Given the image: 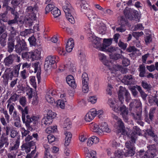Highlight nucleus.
Wrapping results in <instances>:
<instances>
[{"mask_svg": "<svg viewBox=\"0 0 158 158\" xmlns=\"http://www.w3.org/2000/svg\"><path fill=\"white\" fill-rule=\"evenodd\" d=\"M63 9L65 13L67 19L71 23H74L75 20L71 15L73 9L69 2L67 1H65L63 4Z\"/></svg>", "mask_w": 158, "mask_h": 158, "instance_id": "1", "label": "nucleus"}, {"mask_svg": "<svg viewBox=\"0 0 158 158\" xmlns=\"http://www.w3.org/2000/svg\"><path fill=\"white\" fill-rule=\"evenodd\" d=\"M16 39L17 44L15 46V51L17 53L20 54L23 51H28L27 45L24 40H20L19 37H16Z\"/></svg>", "mask_w": 158, "mask_h": 158, "instance_id": "2", "label": "nucleus"}, {"mask_svg": "<svg viewBox=\"0 0 158 158\" xmlns=\"http://www.w3.org/2000/svg\"><path fill=\"white\" fill-rule=\"evenodd\" d=\"M112 117L114 119L117 121L114 125V127L116 129L115 131L116 133H121L122 134H125L126 133L125 127L121 119L114 114L113 115Z\"/></svg>", "mask_w": 158, "mask_h": 158, "instance_id": "3", "label": "nucleus"}, {"mask_svg": "<svg viewBox=\"0 0 158 158\" xmlns=\"http://www.w3.org/2000/svg\"><path fill=\"white\" fill-rule=\"evenodd\" d=\"M38 7L35 5H32L31 6L28 5L26 9L25 13L27 16H29L32 20H35L36 18V14L37 13Z\"/></svg>", "mask_w": 158, "mask_h": 158, "instance_id": "4", "label": "nucleus"}, {"mask_svg": "<svg viewBox=\"0 0 158 158\" xmlns=\"http://www.w3.org/2000/svg\"><path fill=\"white\" fill-rule=\"evenodd\" d=\"M15 59L17 62H19L20 61V57L17 54H12L10 55L4 60L3 63L5 66L8 67L10 66L13 64Z\"/></svg>", "mask_w": 158, "mask_h": 158, "instance_id": "5", "label": "nucleus"}, {"mask_svg": "<svg viewBox=\"0 0 158 158\" xmlns=\"http://www.w3.org/2000/svg\"><path fill=\"white\" fill-rule=\"evenodd\" d=\"M4 129L5 131V133H3L0 139V142L8 146L9 142H8V136L10 132L12 130V127L11 126L9 125L4 126Z\"/></svg>", "mask_w": 158, "mask_h": 158, "instance_id": "6", "label": "nucleus"}, {"mask_svg": "<svg viewBox=\"0 0 158 158\" xmlns=\"http://www.w3.org/2000/svg\"><path fill=\"white\" fill-rule=\"evenodd\" d=\"M58 57L56 56H49L45 59L44 68L46 70H48L52 67V65L58 61Z\"/></svg>", "mask_w": 158, "mask_h": 158, "instance_id": "7", "label": "nucleus"}, {"mask_svg": "<svg viewBox=\"0 0 158 158\" xmlns=\"http://www.w3.org/2000/svg\"><path fill=\"white\" fill-rule=\"evenodd\" d=\"M118 95L119 101L123 102V95H124L125 96L126 101L127 102H129L131 100V98L130 93L125 88L122 86L120 87Z\"/></svg>", "mask_w": 158, "mask_h": 158, "instance_id": "8", "label": "nucleus"}, {"mask_svg": "<svg viewBox=\"0 0 158 158\" xmlns=\"http://www.w3.org/2000/svg\"><path fill=\"white\" fill-rule=\"evenodd\" d=\"M118 109V110L117 111H115L117 112H118V111L121 112V114L123 118L127 121L128 120L127 115L128 114V111L125 106L123 104V102L122 101H119L117 104Z\"/></svg>", "mask_w": 158, "mask_h": 158, "instance_id": "9", "label": "nucleus"}, {"mask_svg": "<svg viewBox=\"0 0 158 158\" xmlns=\"http://www.w3.org/2000/svg\"><path fill=\"white\" fill-rule=\"evenodd\" d=\"M148 150L144 155V158H153L156 156V150L155 144L149 145L147 147Z\"/></svg>", "mask_w": 158, "mask_h": 158, "instance_id": "10", "label": "nucleus"}, {"mask_svg": "<svg viewBox=\"0 0 158 158\" xmlns=\"http://www.w3.org/2000/svg\"><path fill=\"white\" fill-rule=\"evenodd\" d=\"M81 79L82 81V90L84 93L88 92L89 90L88 86L89 78L87 74L83 73L82 75Z\"/></svg>", "mask_w": 158, "mask_h": 158, "instance_id": "11", "label": "nucleus"}, {"mask_svg": "<svg viewBox=\"0 0 158 158\" xmlns=\"http://www.w3.org/2000/svg\"><path fill=\"white\" fill-rule=\"evenodd\" d=\"M135 142H133L131 139V141H127L125 143L126 146L128 149V154L131 156H132L135 153V148L134 145V143Z\"/></svg>", "mask_w": 158, "mask_h": 158, "instance_id": "12", "label": "nucleus"}, {"mask_svg": "<svg viewBox=\"0 0 158 158\" xmlns=\"http://www.w3.org/2000/svg\"><path fill=\"white\" fill-rule=\"evenodd\" d=\"M20 136H18L16 137L15 143L13 146H10L9 148L10 152H12L17 153L18 149L19 147L20 142Z\"/></svg>", "mask_w": 158, "mask_h": 158, "instance_id": "13", "label": "nucleus"}, {"mask_svg": "<svg viewBox=\"0 0 158 158\" xmlns=\"http://www.w3.org/2000/svg\"><path fill=\"white\" fill-rule=\"evenodd\" d=\"M96 113L95 109L94 108L90 110L85 117V121L87 122H90L96 116Z\"/></svg>", "mask_w": 158, "mask_h": 158, "instance_id": "14", "label": "nucleus"}, {"mask_svg": "<svg viewBox=\"0 0 158 158\" xmlns=\"http://www.w3.org/2000/svg\"><path fill=\"white\" fill-rule=\"evenodd\" d=\"M56 92L55 91L50 90L47 93L45 98L47 101L51 104H52L55 102L54 99L52 97V96L55 95Z\"/></svg>", "mask_w": 158, "mask_h": 158, "instance_id": "15", "label": "nucleus"}, {"mask_svg": "<svg viewBox=\"0 0 158 158\" xmlns=\"http://www.w3.org/2000/svg\"><path fill=\"white\" fill-rule=\"evenodd\" d=\"M140 134V130L139 128L136 126L134 127L131 136V141L133 142H135L137 138V135H139Z\"/></svg>", "mask_w": 158, "mask_h": 158, "instance_id": "16", "label": "nucleus"}, {"mask_svg": "<svg viewBox=\"0 0 158 158\" xmlns=\"http://www.w3.org/2000/svg\"><path fill=\"white\" fill-rule=\"evenodd\" d=\"M122 81L127 85L134 84V79L131 75H125L122 79Z\"/></svg>", "mask_w": 158, "mask_h": 158, "instance_id": "17", "label": "nucleus"}, {"mask_svg": "<svg viewBox=\"0 0 158 158\" xmlns=\"http://www.w3.org/2000/svg\"><path fill=\"white\" fill-rule=\"evenodd\" d=\"M32 66L34 68L35 73L37 72L36 77L38 79V83H39L40 81L41 74V69L39 63L37 62L33 64Z\"/></svg>", "mask_w": 158, "mask_h": 158, "instance_id": "18", "label": "nucleus"}, {"mask_svg": "<svg viewBox=\"0 0 158 158\" xmlns=\"http://www.w3.org/2000/svg\"><path fill=\"white\" fill-rule=\"evenodd\" d=\"M131 115L137 123L141 126H143V123L142 121L143 119L140 113H136L135 114L134 113L131 112Z\"/></svg>", "mask_w": 158, "mask_h": 158, "instance_id": "19", "label": "nucleus"}, {"mask_svg": "<svg viewBox=\"0 0 158 158\" xmlns=\"http://www.w3.org/2000/svg\"><path fill=\"white\" fill-rule=\"evenodd\" d=\"M119 101H116L114 98L109 99L108 101V103L112 109L115 111H117L118 110L116 104Z\"/></svg>", "mask_w": 158, "mask_h": 158, "instance_id": "20", "label": "nucleus"}, {"mask_svg": "<svg viewBox=\"0 0 158 158\" xmlns=\"http://www.w3.org/2000/svg\"><path fill=\"white\" fill-rule=\"evenodd\" d=\"M100 129H99V133L100 135L102 134L103 132H109L110 130L108 127L107 124L105 122H103L99 124Z\"/></svg>", "mask_w": 158, "mask_h": 158, "instance_id": "21", "label": "nucleus"}, {"mask_svg": "<svg viewBox=\"0 0 158 158\" xmlns=\"http://www.w3.org/2000/svg\"><path fill=\"white\" fill-rule=\"evenodd\" d=\"M92 40H91L92 42V44L94 48H98L101 46V42L100 38L95 36H92Z\"/></svg>", "mask_w": 158, "mask_h": 158, "instance_id": "22", "label": "nucleus"}, {"mask_svg": "<svg viewBox=\"0 0 158 158\" xmlns=\"http://www.w3.org/2000/svg\"><path fill=\"white\" fill-rule=\"evenodd\" d=\"M3 76L7 80H12L14 76L12 73L10 68H7L6 69Z\"/></svg>", "mask_w": 158, "mask_h": 158, "instance_id": "23", "label": "nucleus"}, {"mask_svg": "<svg viewBox=\"0 0 158 158\" xmlns=\"http://www.w3.org/2000/svg\"><path fill=\"white\" fill-rule=\"evenodd\" d=\"M66 82L70 86L73 87V88L76 87L75 84V81L73 77L71 75L68 76L66 78Z\"/></svg>", "mask_w": 158, "mask_h": 158, "instance_id": "24", "label": "nucleus"}, {"mask_svg": "<svg viewBox=\"0 0 158 158\" xmlns=\"http://www.w3.org/2000/svg\"><path fill=\"white\" fill-rule=\"evenodd\" d=\"M17 107L19 110H20L22 113V119L23 122H25V115L28 113V109L27 106L25 107L23 109L22 107L19 105L17 106Z\"/></svg>", "mask_w": 158, "mask_h": 158, "instance_id": "25", "label": "nucleus"}, {"mask_svg": "<svg viewBox=\"0 0 158 158\" xmlns=\"http://www.w3.org/2000/svg\"><path fill=\"white\" fill-rule=\"evenodd\" d=\"M21 64H20L14 66L13 67V69L11 71L14 77H17L19 75V71L20 69Z\"/></svg>", "mask_w": 158, "mask_h": 158, "instance_id": "26", "label": "nucleus"}, {"mask_svg": "<svg viewBox=\"0 0 158 158\" xmlns=\"http://www.w3.org/2000/svg\"><path fill=\"white\" fill-rule=\"evenodd\" d=\"M85 13L86 15L90 20L95 18L97 16L96 15L94 14V11L90 9H88Z\"/></svg>", "mask_w": 158, "mask_h": 158, "instance_id": "27", "label": "nucleus"}, {"mask_svg": "<svg viewBox=\"0 0 158 158\" xmlns=\"http://www.w3.org/2000/svg\"><path fill=\"white\" fill-rule=\"evenodd\" d=\"M138 69L139 72V76L141 77H144L146 73V68L144 65L143 64L140 65Z\"/></svg>", "mask_w": 158, "mask_h": 158, "instance_id": "28", "label": "nucleus"}, {"mask_svg": "<svg viewBox=\"0 0 158 158\" xmlns=\"http://www.w3.org/2000/svg\"><path fill=\"white\" fill-rule=\"evenodd\" d=\"M7 36L6 32L4 33L0 37V44L1 46L4 47L6 45V38Z\"/></svg>", "mask_w": 158, "mask_h": 158, "instance_id": "29", "label": "nucleus"}, {"mask_svg": "<svg viewBox=\"0 0 158 158\" xmlns=\"http://www.w3.org/2000/svg\"><path fill=\"white\" fill-rule=\"evenodd\" d=\"M91 130L94 132L96 133L97 134L100 135L99 133V129L100 127L99 124L98 125L96 123H93L91 126Z\"/></svg>", "mask_w": 158, "mask_h": 158, "instance_id": "30", "label": "nucleus"}, {"mask_svg": "<svg viewBox=\"0 0 158 158\" xmlns=\"http://www.w3.org/2000/svg\"><path fill=\"white\" fill-rule=\"evenodd\" d=\"M104 43L102 47L100 48L101 50L104 51V49L110 45L112 43V40L111 39H104L103 40Z\"/></svg>", "mask_w": 158, "mask_h": 158, "instance_id": "31", "label": "nucleus"}, {"mask_svg": "<svg viewBox=\"0 0 158 158\" xmlns=\"http://www.w3.org/2000/svg\"><path fill=\"white\" fill-rule=\"evenodd\" d=\"M23 90L24 91L27 92V94L28 95L29 98H31L32 97V88H30L28 86H27L23 88Z\"/></svg>", "mask_w": 158, "mask_h": 158, "instance_id": "32", "label": "nucleus"}, {"mask_svg": "<svg viewBox=\"0 0 158 158\" xmlns=\"http://www.w3.org/2000/svg\"><path fill=\"white\" fill-rule=\"evenodd\" d=\"M52 118H50L44 116L42 120V123L45 124L46 126H48L50 125L52 122Z\"/></svg>", "mask_w": 158, "mask_h": 158, "instance_id": "33", "label": "nucleus"}, {"mask_svg": "<svg viewBox=\"0 0 158 158\" xmlns=\"http://www.w3.org/2000/svg\"><path fill=\"white\" fill-rule=\"evenodd\" d=\"M19 97V95L16 94H14L12 95L10 98L7 101V103H8V106L9 105V104H10L12 102H15L16 101Z\"/></svg>", "mask_w": 158, "mask_h": 158, "instance_id": "34", "label": "nucleus"}, {"mask_svg": "<svg viewBox=\"0 0 158 158\" xmlns=\"http://www.w3.org/2000/svg\"><path fill=\"white\" fill-rule=\"evenodd\" d=\"M32 122L31 119L29 118V115H27L26 116V119L25 118V122H23L25 123L26 126L28 128L29 130H31L32 128L30 126V123Z\"/></svg>", "mask_w": 158, "mask_h": 158, "instance_id": "35", "label": "nucleus"}, {"mask_svg": "<svg viewBox=\"0 0 158 158\" xmlns=\"http://www.w3.org/2000/svg\"><path fill=\"white\" fill-rule=\"evenodd\" d=\"M9 42L8 43L7 51L9 52L10 53L12 52L14 48L15 47V45L14 41L12 40H11L10 41L9 40Z\"/></svg>", "mask_w": 158, "mask_h": 158, "instance_id": "36", "label": "nucleus"}, {"mask_svg": "<svg viewBox=\"0 0 158 158\" xmlns=\"http://www.w3.org/2000/svg\"><path fill=\"white\" fill-rule=\"evenodd\" d=\"M57 130V126H50L47 128L45 130V131L48 134H50L51 133L56 132Z\"/></svg>", "mask_w": 158, "mask_h": 158, "instance_id": "37", "label": "nucleus"}, {"mask_svg": "<svg viewBox=\"0 0 158 158\" xmlns=\"http://www.w3.org/2000/svg\"><path fill=\"white\" fill-rule=\"evenodd\" d=\"M79 59L82 62L83 64H85L86 62L85 54L82 52L79 51Z\"/></svg>", "mask_w": 158, "mask_h": 158, "instance_id": "38", "label": "nucleus"}, {"mask_svg": "<svg viewBox=\"0 0 158 158\" xmlns=\"http://www.w3.org/2000/svg\"><path fill=\"white\" fill-rule=\"evenodd\" d=\"M51 13L55 18L57 17L60 16L61 13L60 10L56 7H55L53 8Z\"/></svg>", "mask_w": 158, "mask_h": 158, "instance_id": "39", "label": "nucleus"}, {"mask_svg": "<svg viewBox=\"0 0 158 158\" xmlns=\"http://www.w3.org/2000/svg\"><path fill=\"white\" fill-rule=\"evenodd\" d=\"M71 123L69 118H66L64 121L63 127L64 128L69 130L70 128Z\"/></svg>", "mask_w": 158, "mask_h": 158, "instance_id": "40", "label": "nucleus"}, {"mask_svg": "<svg viewBox=\"0 0 158 158\" xmlns=\"http://www.w3.org/2000/svg\"><path fill=\"white\" fill-rule=\"evenodd\" d=\"M88 5L85 1H83L81 4V10L82 12L86 13L88 9Z\"/></svg>", "mask_w": 158, "mask_h": 158, "instance_id": "41", "label": "nucleus"}, {"mask_svg": "<svg viewBox=\"0 0 158 158\" xmlns=\"http://www.w3.org/2000/svg\"><path fill=\"white\" fill-rule=\"evenodd\" d=\"M120 66L119 65H114L113 67V70H112L111 71V73L112 74V76L114 77H116L117 76V72L120 69Z\"/></svg>", "mask_w": 158, "mask_h": 158, "instance_id": "42", "label": "nucleus"}, {"mask_svg": "<svg viewBox=\"0 0 158 158\" xmlns=\"http://www.w3.org/2000/svg\"><path fill=\"white\" fill-rule=\"evenodd\" d=\"M110 58L114 60H117L122 58L123 56L119 54H110Z\"/></svg>", "mask_w": 158, "mask_h": 158, "instance_id": "43", "label": "nucleus"}, {"mask_svg": "<svg viewBox=\"0 0 158 158\" xmlns=\"http://www.w3.org/2000/svg\"><path fill=\"white\" fill-rule=\"evenodd\" d=\"M32 54L31 52H23L22 53V57L23 59L25 58L27 60H29V59H31Z\"/></svg>", "mask_w": 158, "mask_h": 158, "instance_id": "44", "label": "nucleus"}, {"mask_svg": "<svg viewBox=\"0 0 158 158\" xmlns=\"http://www.w3.org/2000/svg\"><path fill=\"white\" fill-rule=\"evenodd\" d=\"M9 31H10V34L9 35L11 38H14L17 33V31L13 26L10 27Z\"/></svg>", "mask_w": 158, "mask_h": 158, "instance_id": "45", "label": "nucleus"}, {"mask_svg": "<svg viewBox=\"0 0 158 158\" xmlns=\"http://www.w3.org/2000/svg\"><path fill=\"white\" fill-rule=\"evenodd\" d=\"M142 85L144 88L147 90H150L152 88L151 85L150 84H148L147 82L143 81L142 82Z\"/></svg>", "mask_w": 158, "mask_h": 158, "instance_id": "46", "label": "nucleus"}, {"mask_svg": "<svg viewBox=\"0 0 158 158\" xmlns=\"http://www.w3.org/2000/svg\"><path fill=\"white\" fill-rule=\"evenodd\" d=\"M56 116V114L54 112H52L51 110H49L47 113V117H48V118H52V120L55 118Z\"/></svg>", "mask_w": 158, "mask_h": 158, "instance_id": "47", "label": "nucleus"}, {"mask_svg": "<svg viewBox=\"0 0 158 158\" xmlns=\"http://www.w3.org/2000/svg\"><path fill=\"white\" fill-rule=\"evenodd\" d=\"M56 106L62 109H64L65 106V102L61 100H59L57 101Z\"/></svg>", "mask_w": 158, "mask_h": 158, "instance_id": "48", "label": "nucleus"}, {"mask_svg": "<svg viewBox=\"0 0 158 158\" xmlns=\"http://www.w3.org/2000/svg\"><path fill=\"white\" fill-rule=\"evenodd\" d=\"M55 7L54 5L52 4H48L47 5L45 9L46 14H47L50 11H52Z\"/></svg>", "mask_w": 158, "mask_h": 158, "instance_id": "49", "label": "nucleus"}, {"mask_svg": "<svg viewBox=\"0 0 158 158\" xmlns=\"http://www.w3.org/2000/svg\"><path fill=\"white\" fill-rule=\"evenodd\" d=\"M156 109V107H153L151 108L150 110L149 117L151 120H152L154 117V114L155 113Z\"/></svg>", "mask_w": 158, "mask_h": 158, "instance_id": "50", "label": "nucleus"}, {"mask_svg": "<svg viewBox=\"0 0 158 158\" xmlns=\"http://www.w3.org/2000/svg\"><path fill=\"white\" fill-rule=\"evenodd\" d=\"M31 33V30L29 29H25L24 31H21L20 35L21 36H28Z\"/></svg>", "mask_w": 158, "mask_h": 158, "instance_id": "51", "label": "nucleus"}, {"mask_svg": "<svg viewBox=\"0 0 158 158\" xmlns=\"http://www.w3.org/2000/svg\"><path fill=\"white\" fill-rule=\"evenodd\" d=\"M96 152L95 151H92L90 153H88L85 158H96Z\"/></svg>", "mask_w": 158, "mask_h": 158, "instance_id": "52", "label": "nucleus"}, {"mask_svg": "<svg viewBox=\"0 0 158 158\" xmlns=\"http://www.w3.org/2000/svg\"><path fill=\"white\" fill-rule=\"evenodd\" d=\"M18 19V18H17L16 17H15L14 19H13L9 20L7 22L8 24L10 26V27L12 26L14 24L17 23Z\"/></svg>", "mask_w": 158, "mask_h": 158, "instance_id": "53", "label": "nucleus"}, {"mask_svg": "<svg viewBox=\"0 0 158 158\" xmlns=\"http://www.w3.org/2000/svg\"><path fill=\"white\" fill-rule=\"evenodd\" d=\"M147 133L149 135L154 138V140L155 141H157V136L150 129L148 130L147 131Z\"/></svg>", "mask_w": 158, "mask_h": 158, "instance_id": "54", "label": "nucleus"}, {"mask_svg": "<svg viewBox=\"0 0 158 158\" xmlns=\"http://www.w3.org/2000/svg\"><path fill=\"white\" fill-rule=\"evenodd\" d=\"M20 75L22 78L23 80L25 79L27 77V74L25 69H23L20 73Z\"/></svg>", "mask_w": 158, "mask_h": 158, "instance_id": "55", "label": "nucleus"}, {"mask_svg": "<svg viewBox=\"0 0 158 158\" xmlns=\"http://www.w3.org/2000/svg\"><path fill=\"white\" fill-rule=\"evenodd\" d=\"M28 40L29 42L30 45L34 46L35 45L36 40L34 36H32L31 37H30L28 39Z\"/></svg>", "mask_w": 158, "mask_h": 158, "instance_id": "56", "label": "nucleus"}, {"mask_svg": "<svg viewBox=\"0 0 158 158\" xmlns=\"http://www.w3.org/2000/svg\"><path fill=\"white\" fill-rule=\"evenodd\" d=\"M122 59V64L124 66H127L129 65L130 61L129 60L123 56Z\"/></svg>", "mask_w": 158, "mask_h": 158, "instance_id": "57", "label": "nucleus"}, {"mask_svg": "<svg viewBox=\"0 0 158 158\" xmlns=\"http://www.w3.org/2000/svg\"><path fill=\"white\" fill-rule=\"evenodd\" d=\"M20 131L22 134V137L26 136L28 134L30 131L27 130H26L23 127H21L20 129Z\"/></svg>", "mask_w": 158, "mask_h": 158, "instance_id": "58", "label": "nucleus"}, {"mask_svg": "<svg viewBox=\"0 0 158 158\" xmlns=\"http://www.w3.org/2000/svg\"><path fill=\"white\" fill-rule=\"evenodd\" d=\"M124 13L128 19L131 18V19L132 18L131 14L130 13V10L126 8L124 10Z\"/></svg>", "mask_w": 158, "mask_h": 158, "instance_id": "59", "label": "nucleus"}, {"mask_svg": "<svg viewBox=\"0 0 158 158\" xmlns=\"http://www.w3.org/2000/svg\"><path fill=\"white\" fill-rule=\"evenodd\" d=\"M30 81L33 87L35 88L36 87V82H35V76H31L30 77Z\"/></svg>", "mask_w": 158, "mask_h": 158, "instance_id": "60", "label": "nucleus"}, {"mask_svg": "<svg viewBox=\"0 0 158 158\" xmlns=\"http://www.w3.org/2000/svg\"><path fill=\"white\" fill-rule=\"evenodd\" d=\"M14 105L15 104L14 103H12L11 104H9V105L8 106V105H7V107L8 108L9 112L10 114H11L14 111Z\"/></svg>", "mask_w": 158, "mask_h": 158, "instance_id": "61", "label": "nucleus"}, {"mask_svg": "<svg viewBox=\"0 0 158 158\" xmlns=\"http://www.w3.org/2000/svg\"><path fill=\"white\" fill-rule=\"evenodd\" d=\"M113 87L112 85L110 84H108V85L106 91L108 94L111 95L112 94V90Z\"/></svg>", "mask_w": 158, "mask_h": 158, "instance_id": "62", "label": "nucleus"}, {"mask_svg": "<svg viewBox=\"0 0 158 158\" xmlns=\"http://www.w3.org/2000/svg\"><path fill=\"white\" fill-rule=\"evenodd\" d=\"M143 33L142 31L139 32H134L132 33L133 36L135 37L137 40H138V37L140 36L143 35Z\"/></svg>", "mask_w": 158, "mask_h": 158, "instance_id": "63", "label": "nucleus"}, {"mask_svg": "<svg viewBox=\"0 0 158 158\" xmlns=\"http://www.w3.org/2000/svg\"><path fill=\"white\" fill-rule=\"evenodd\" d=\"M47 138L49 143H52L55 140V138L52 135L50 134L48 135Z\"/></svg>", "mask_w": 158, "mask_h": 158, "instance_id": "64", "label": "nucleus"}]
</instances>
